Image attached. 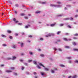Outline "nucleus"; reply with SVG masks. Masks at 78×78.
Here are the masks:
<instances>
[{
    "instance_id": "nucleus-1",
    "label": "nucleus",
    "mask_w": 78,
    "mask_h": 78,
    "mask_svg": "<svg viewBox=\"0 0 78 78\" xmlns=\"http://www.w3.org/2000/svg\"><path fill=\"white\" fill-rule=\"evenodd\" d=\"M55 34H48L46 36V37H49V36H54Z\"/></svg>"
},
{
    "instance_id": "nucleus-2",
    "label": "nucleus",
    "mask_w": 78,
    "mask_h": 78,
    "mask_svg": "<svg viewBox=\"0 0 78 78\" xmlns=\"http://www.w3.org/2000/svg\"><path fill=\"white\" fill-rule=\"evenodd\" d=\"M5 72L7 73H10V72H12V71L9 70H7L5 71Z\"/></svg>"
},
{
    "instance_id": "nucleus-3",
    "label": "nucleus",
    "mask_w": 78,
    "mask_h": 78,
    "mask_svg": "<svg viewBox=\"0 0 78 78\" xmlns=\"http://www.w3.org/2000/svg\"><path fill=\"white\" fill-rule=\"evenodd\" d=\"M39 65L41 66H42V67H45V66H44V65H42V64L41 63H39Z\"/></svg>"
},
{
    "instance_id": "nucleus-4",
    "label": "nucleus",
    "mask_w": 78,
    "mask_h": 78,
    "mask_svg": "<svg viewBox=\"0 0 78 78\" xmlns=\"http://www.w3.org/2000/svg\"><path fill=\"white\" fill-rule=\"evenodd\" d=\"M15 59H16V57L15 56H13L12 59V60H14Z\"/></svg>"
},
{
    "instance_id": "nucleus-5",
    "label": "nucleus",
    "mask_w": 78,
    "mask_h": 78,
    "mask_svg": "<svg viewBox=\"0 0 78 78\" xmlns=\"http://www.w3.org/2000/svg\"><path fill=\"white\" fill-rule=\"evenodd\" d=\"M41 12V11H37L35 12V13L36 14H39V13H40Z\"/></svg>"
},
{
    "instance_id": "nucleus-6",
    "label": "nucleus",
    "mask_w": 78,
    "mask_h": 78,
    "mask_svg": "<svg viewBox=\"0 0 78 78\" xmlns=\"http://www.w3.org/2000/svg\"><path fill=\"white\" fill-rule=\"evenodd\" d=\"M7 32L8 33H11V31L10 30H7Z\"/></svg>"
},
{
    "instance_id": "nucleus-7",
    "label": "nucleus",
    "mask_w": 78,
    "mask_h": 78,
    "mask_svg": "<svg viewBox=\"0 0 78 78\" xmlns=\"http://www.w3.org/2000/svg\"><path fill=\"white\" fill-rule=\"evenodd\" d=\"M63 39V40H64V41H68V39H67V38H64Z\"/></svg>"
},
{
    "instance_id": "nucleus-8",
    "label": "nucleus",
    "mask_w": 78,
    "mask_h": 78,
    "mask_svg": "<svg viewBox=\"0 0 78 78\" xmlns=\"http://www.w3.org/2000/svg\"><path fill=\"white\" fill-rule=\"evenodd\" d=\"M77 76L76 75H74L72 77V78H76Z\"/></svg>"
},
{
    "instance_id": "nucleus-9",
    "label": "nucleus",
    "mask_w": 78,
    "mask_h": 78,
    "mask_svg": "<svg viewBox=\"0 0 78 78\" xmlns=\"http://www.w3.org/2000/svg\"><path fill=\"white\" fill-rule=\"evenodd\" d=\"M72 44L74 45H76V43L75 42H73Z\"/></svg>"
},
{
    "instance_id": "nucleus-10",
    "label": "nucleus",
    "mask_w": 78,
    "mask_h": 78,
    "mask_svg": "<svg viewBox=\"0 0 78 78\" xmlns=\"http://www.w3.org/2000/svg\"><path fill=\"white\" fill-rule=\"evenodd\" d=\"M33 63L34 64H35V65H36L37 64V63L35 61H34L33 62Z\"/></svg>"
},
{
    "instance_id": "nucleus-11",
    "label": "nucleus",
    "mask_w": 78,
    "mask_h": 78,
    "mask_svg": "<svg viewBox=\"0 0 78 78\" xmlns=\"http://www.w3.org/2000/svg\"><path fill=\"white\" fill-rule=\"evenodd\" d=\"M60 66L61 67H65V66L63 65H60Z\"/></svg>"
},
{
    "instance_id": "nucleus-12",
    "label": "nucleus",
    "mask_w": 78,
    "mask_h": 78,
    "mask_svg": "<svg viewBox=\"0 0 78 78\" xmlns=\"http://www.w3.org/2000/svg\"><path fill=\"white\" fill-rule=\"evenodd\" d=\"M20 16H25V14L24 13H21L20 14Z\"/></svg>"
},
{
    "instance_id": "nucleus-13",
    "label": "nucleus",
    "mask_w": 78,
    "mask_h": 78,
    "mask_svg": "<svg viewBox=\"0 0 78 78\" xmlns=\"http://www.w3.org/2000/svg\"><path fill=\"white\" fill-rule=\"evenodd\" d=\"M61 31H58L57 32V34H60V33H61Z\"/></svg>"
},
{
    "instance_id": "nucleus-14",
    "label": "nucleus",
    "mask_w": 78,
    "mask_h": 78,
    "mask_svg": "<svg viewBox=\"0 0 78 78\" xmlns=\"http://www.w3.org/2000/svg\"><path fill=\"white\" fill-rule=\"evenodd\" d=\"M20 46L21 47H23V43H22L21 44Z\"/></svg>"
},
{
    "instance_id": "nucleus-15",
    "label": "nucleus",
    "mask_w": 78,
    "mask_h": 78,
    "mask_svg": "<svg viewBox=\"0 0 78 78\" xmlns=\"http://www.w3.org/2000/svg\"><path fill=\"white\" fill-rule=\"evenodd\" d=\"M9 39H12V37L10 36H9Z\"/></svg>"
},
{
    "instance_id": "nucleus-16",
    "label": "nucleus",
    "mask_w": 78,
    "mask_h": 78,
    "mask_svg": "<svg viewBox=\"0 0 78 78\" xmlns=\"http://www.w3.org/2000/svg\"><path fill=\"white\" fill-rule=\"evenodd\" d=\"M55 25V24H51L50 25V26H51V27H54Z\"/></svg>"
},
{
    "instance_id": "nucleus-17",
    "label": "nucleus",
    "mask_w": 78,
    "mask_h": 78,
    "mask_svg": "<svg viewBox=\"0 0 78 78\" xmlns=\"http://www.w3.org/2000/svg\"><path fill=\"white\" fill-rule=\"evenodd\" d=\"M74 35L75 36H78V34H74Z\"/></svg>"
},
{
    "instance_id": "nucleus-18",
    "label": "nucleus",
    "mask_w": 78,
    "mask_h": 78,
    "mask_svg": "<svg viewBox=\"0 0 78 78\" xmlns=\"http://www.w3.org/2000/svg\"><path fill=\"white\" fill-rule=\"evenodd\" d=\"M45 70H46V71H48L49 69H48V68H45Z\"/></svg>"
},
{
    "instance_id": "nucleus-19",
    "label": "nucleus",
    "mask_w": 78,
    "mask_h": 78,
    "mask_svg": "<svg viewBox=\"0 0 78 78\" xmlns=\"http://www.w3.org/2000/svg\"><path fill=\"white\" fill-rule=\"evenodd\" d=\"M51 73H55V71H54V70L51 69Z\"/></svg>"
},
{
    "instance_id": "nucleus-20",
    "label": "nucleus",
    "mask_w": 78,
    "mask_h": 78,
    "mask_svg": "<svg viewBox=\"0 0 78 78\" xmlns=\"http://www.w3.org/2000/svg\"><path fill=\"white\" fill-rule=\"evenodd\" d=\"M11 58H7V60H11Z\"/></svg>"
},
{
    "instance_id": "nucleus-21",
    "label": "nucleus",
    "mask_w": 78,
    "mask_h": 78,
    "mask_svg": "<svg viewBox=\"0 0 78 78\" xmlns=\"http://www.w3.org/2000/svg\"><path fill=\"white\" fill-rule=\"evenodd\" d=\"M2 37H6V36L4 35H2Z\"/></svg>"
},
{
    "instance_id": "nucleus-22",
    "label": "nucleus",
    "mask_w": 78,
    "mask_h": 78,
    "mask_svg": "<svg viewBox=\"0 0 78 78\" xmlns=\"http://www.w3.org/2000/svg\"><path fill=\"white\" fill-rule=\"evenodd\" d=\"M67 27H68V28H71V26H70L69 25H68Z\"/></svg>"
},
{
    "instance_id": "nucleus-23",
    "label": "nucleus",
    "mask_w": 78,
    "mask_h": 78,
    "mask_svg": "<svg viewBox=\"0 0 78 78\" xmlns=\"http://www.w3.org/2000/svg\"><path fill=\"white\" fill-rule=\"evenodd\" d=\"M42 4H45V3H46V2H41Z\"/></svg>"
},
{
    "instance_id": "nucleus-24",
    "label": "nucleus",
    "mask_w": 78,
    "mask_h": 78,
    "mask_svg": "<svg viewBox=\"0 0 78 78\" xmlns=\"http://www.w3.org/2000/svg\"><path fill=\"white\" fill-rule=\"evenodd\" d=\"M10 69H11L12 70H14V69H15V68H14V67H11V68H10Z\"/></svg>"
},
{
    "instance_id": "nucleus-25",
    "label": "nucleus",
    "mask_w": 78,
    "mask_h": 78,
    "mask_svg": "<svg viewBox=\"0 0 78 78\" xmlns=\"http://www.w3.org/2000/svg\"><path fill=\"white\" fill-rule=\"evenodd\" d=\"M31 61H32V60H28V62H31Z\"/></svg>"
},
{
    "instance_id": "nucleus-26",
    "label": "nucleus",
    "mask_w": 78,
    "mask_h": 78,
    "mask_svg": "<svg viewBox=\"0 0 78 78\" xmlns=\"http://www.w3.org/2000/svg\"><path fill=\"white\" fill-rule=\"evenodd\" d=\"M40 56H41L42 57H44V55H43V54H41L40 55Z\"/></svg>"
},
{
    "instance_id": "nucleus-27",
    "label": "nucleus",
    "mask_w": 78,
    "mask_h": 78,
    "mask_svg": "<svg viewBox=\"0 0 78 78\" xmlns=\"http://www.w3.org/2000/svg\"><path fill=\"white\" fill-rule=\"evenodd\" d=\"M41 75H44V73L41 72Z\"/></svg>"
},
{
    "instance_id": "nucleus-28",
    "label": "nucleus",
    "mask_w": 78,
    "mask_h": 78,
    "mask_svg": "<svg viewBox=\"0 0 78 78\" xmlns=\"http://www.w3.org/2000/svg\"><path fill=\"white\" fill-rule=\"evenodd\" d=\"M73 39L74 40L77 39V38L76 37H73Z\"/></svg>"
},
{
    "instance_id": "nucleus-29",
    "label": "nucleus",
    "mask_w": 78,
    "mask_h": 78,
    "mask_svg": "<svg viewBox=\"0 0 78 78\" xmlns=\"http://www.w3.org/2000/svg\"><path fill=\"white\" fill-rule=\"evenodd\" d=\"M18 25H22V23H18Z\"/></svg>"
},
{
    "instance_id": "nucleus-30",
    "label": "nucleus",
    "mask_w": 78,
    "mask_h": 78,
    "mask_svg": "<svg viewBox=\"0 0 78 78\" xmlns=\"http://www.w3.org/2000/svg\"><path fill=\"white\" fill-rule=\"evenodd\" d=\"M2 46H3L4 47H6V44H2Z\"/></svg>"
},
{
    "instance_id": "nucleus-31",
    "label": "nucleus",
    "mask_w": 78,
    "mask_h": 78,
    "mask_svg": "<svg viewBox=\"0 0 78 78\" xmlns=\"http://www.w3.org/2000/svg\"><path fill=\"white\" fill-rule=\"evenodd\" d=\"M61 41V40L59 39L57 40V42H60Z\"/></svg>"
},
{
    "instance_id": "nucleus-32",
    "label": "nucleus",
    "mask_w": 78,
    "mask_h": 78,
    "mask_svg": "<svg viewBox=\"0 0 78 78\" xmlns=\"http://www.w3.org/2000/svg\"><path fill=\"white\" fill-rule=\"evenodd\" d=\"M75 62L76 63H77L78 64V60H76L75 61Z\"/></svg>"
},
{
    "instance_id": "nucleus-33",
    "label": "nucleus",
    "mask_w": 78,
    "mask_h": 78,
    "mask_svg": "<svg viewBox=\"0 0 78 78\" xmlns=\"http://www.w3.org/2000/svg\"><path fill=\"white\" fill-rule=\"evenodd\" d=\"M37 67L38 68V69H41V67L39 66H37Z\"/></svg>"
},
{
    "instance_id": "nucleus-34",
    "label": "nucleus",
    "mask_w": 78,
    "mask_h": 78,
    "mask_svg": "<svg viewBox=\"0 0 78 78\" xmlns=\"http://www.w3.org/2000/svg\"><path fill=\"white\" fill-rule=\"evenodd\" d=\"M65 48H69V46H66Z\"/></svg>"
},
{
    "instance_id": "nucleus-35",
    "label": "nucleus",
    "mask_w": 78,
    "mask_h": 78,
    "mask_svg": "<svg viewBox=\"0 0 78 78\" xmlns=\"http://www.w3.org/2000/svg\"><path fill=\"white\" fill-rule=\"evenodd\" d=\"M20 62H23V60L22 59H20Z\"/></svg>"
},
{
    "instance_id": "nucleus-36",
    "label": "nucleus",
    "mask_w": 78,
    "mask_h": 78,
    "mask_svg": "<svg viewBox=\"0 0 78 78\" xmlns=\"http://www.w3.org/2000/svg\"><path fill=\"white\" fill-rule=\"evenodd\" d=\"M30 55H33V53L31 52H30Z\"/></svg>"
},
{
    "instance_id": "nucleus-37",
    "label": "nucleus",
    "mask_w": 78,
    "mask_h": 78,
    "mask_svg": "<svg viewBox=\"0 0 78 78\" xmlns=\"http://www.w3.org/2000/svg\"><path fill=\"white\" fill-rule=\"evenodd\" d=\"M59 50L60 51H62V49L60 48H59Z\"/></svg>"
},
{
    "instance_id": "nucleus-38",
    "label": "nucleus",
    "mask_w": 78,
    "mask_h": 78,
    "mask_svg": "<svg viewBox=\"0 0 78 78\" xmlns=\"http://www.w3.org/2000/svg\"><path fill=\"white\" fill-rule=\"evenodd\" d=\"M57 3H58V4H61V2H57Z\"/></svg>"
},
{
    "instance_id": "nucleus-39",
    "label": "nucleus",
    "mask_w": 78,
    "mask_h": 78,
    "mask_svg": "<svg viewBox=\"0 0 78 78\" xmlns=\"http://www.w3.org/2000/svg\"><path fill=\"white\" fill-rule=\"evenodd\" d=\"M65 19L66 20H69V18H65Z\"/></svg>"
},
{
    "instance_id": "nucleus-40",
    "label": "nucleus",
    "mask_w": 78,
    "mask_h": 78,
    "mask_svg": "<svg viewBox=\"0 0 78 78\" xmlns=\"http://www.w3.org/2000/svg\"><path fill=\"white\" fill-rule=\"evenodd\" d=\"M51 6H54L55 5H53L51 4L50 5Z\"/></svg>"
},
{
    "instance_id": "nucleus-41",
    "label": "nucleus",
    "mask_w": 78,
    "mask_h": 78,
    "mask_svg": "<svg viewBox=\"0 0 78 78\" xmlns=\"http://www.w3.org/2000/svg\"><path fill=\"white\" fill-rule=\"evenodd\" d=\"M15 6H16V7H18V6H19V5L18 4H16Z\"/></svg>"
},
{
    "instance_id": "nucleus-42",
    "label": "nucleus",
    "mask_w": 78,
    "mask_h": 78,
    "mask_svg": "<svg viewBox=\"0 0 78 78\" xmlns=\"http://www.w3.org/2000/svg\"><path fill=\"white\" fill-rule=\"evenodd\" d=\"M25 28H28V26H26L25 27Z\"/></svg>"
},
{
    "instance_id": "nucleus-43",
    "label": "nucleus",
    "mask_w": 78,
    "mask_h": 78,
    "mask_svg": "<svg viewBox=\"0 0 78 78\" xmlns=\"http://www.w3.org/2000/svg\"><path fill=\"white\" fill-rule=\"evenodd\" d=\"M13 21H16V18H13Z\"/></svg>"
},
{
    "instance_id": "nucleus-44",
    "label": "nucleus",
    "mask_w": 78,
    "mask_h": 78,
    "mask_svg": "<svg viewBox=\"0 0 78 78\" xmlns=\"http://www.w3.org/2000/svg\"><path fill=\"white\" fill-rule=\"evenodd\" d=\"M63 25H64V24H60L61 27H62V26H63Z\"/></svg>"
},
{
    "instance_id": "nucleus-45",
    "label": "nucleus",
    "mask_w": 78,
    "mask_h": 78,
    "mask_svg": "<svg viewBox=\"0 0 78 78\" xmlns=\"http://www.w3.org/2000/svg\"><path fill=\"white\" fill-rule=\"evenodd\" d=\"M29 37H30V38H31V37H32V36H31V35H30V36H29Z\"/></svg>"
},
{
    "instance_id": "nucleus-46",
    "label": "nucleus",
    "mask_w": 78,
    "mask_h": 78,
    "mask_svg": "<svg viewBox=\"0 0 78 78\" xmlns=\"http://www.w3.org/2000/svg\"><path fill=\"white\" fill-rule=\"evenodd\" d=\"M62 16V15H60L58 16V17H61Z\"/></svg>"
},
{
    "instance_id": "nucleus-47",
    "label": "nucleus",
    "mask_w": 78,
    "mask_h": 78,
    "mask_svg": "<svg viewBox=\"0 0 78 78\" xmlns=\"http://www.w3.org/2000/svg\"><path fill=\"white\" fill-rule=\"evenodd\" d=\"M67 59H71V58H71V57H67Z\"/></svg>"
},
{
    "instance_id": "nucleus-48",
    "label": "nucleus",
    "mask_w": 78,
    "mask_h": 78,
    "mask_svg": "<svg viewBox=\"0 0 78 78\" xmlns=\"http://www.w3.org/2000/svg\"><path fill=\"white\" fill-rule=\"evenodd\" d=\"M14 12H15V14H17V11H16V10H15L14 11Z\"/></svg>"
},
{
    "instance_id": "nucleus-49",
    "label": "nucleus",
    "mask_w": 78,
    "mask_h": 78,
    "mask_svg": "<svg viewBox=\"0 0 78 78\" xmlns=\"http://www.w3.org/2000/svg\"><path fill=\"white\" fill-rule=\"evenodd\" d=\"M34 75H36V74H37V73L36 72H34Z\"/></svg>"
},
{
    "instance_id": "nucleus-50",
    "label": "nucleus",
    "mask_w": 78,
    "mask_h": 78,
    "mask_svg": "<svg viewBox=\"0 0 78 78\" xmlns=\"http://www.w3.org/2000/svg\"><path fill=\"white\" fill-rule=\"evenodd\" d=\"M24 65L25 66H28V64H27V63H25Z\"/></svg>"
},
{
    "instance_id": "nucleus-51",
    "label": "nucleus",
    "mask_w": 78,
    "mask_h": 78,
    "mask_svg": "<svg viewBox=\"0 0 78 78\" xmlns=\"http://www.w3.org/2000/svg\"><path fill=\"white\" fill-rule=\"evenodd\" d=\"M40 40H41V41H42L43 40V39L42 38H41L40 39Z\"/></svg>"
},
{
    "instance_id": "nucleus-52",
    "label": "nucleus",
    "mask_w": 78,
    "mask_h": 78,
    "mask_svg": "<svg viewBox=\"0 0 78 78\" xmlns=\"http://www.w3.org/2000/svg\"><path fill=\"white\" fill-rule=\"evenodd\" d=\"M21 69H22V70H23V69H24V68H23V67H22Z\"/></svg>"
},
{
    "instance_id": "nucleus-53",
    "label": "nucleus",
    "mask_w": 78,
    "mask_h": 78,
    "mask_svg": "<svg viewBox=\"0 0 78 78\" xmlns=\"http://www.w3.org/2000/svg\"><path fill=\"white\" fill-rule=\"evenodd\" d=\"M73 18L72 17L71 18V19H70L71 20H73Z\"/></svg>"
},
{
    "instance_id": "nucleus-54",
    "label": "nucleus",
    "mask_w": 78,
    "mask_h": 78,
    "mask_svg": "<svg viewBox=\"0 0 78 78\" xmlns=\"http://www.w3.org/2000/svg\"><path fill=\"white\" fill-rule=\"evenodd\" d=\"M78 17V15H76L75 16V17Z\"/></svg>"
},
{
    "instance_id": "nucleus-55",
    "label": "nucleus",
    "mask_w": 78,
    "mask_h": 78,
    "mask_svg": "<svg viewBox=\"0 0 78 78\" xmlns=\"http://www.w3.org/2000/svg\"><path fill=\"white\" fill-rule=\"evenodd\" d=\"M25 19H28V17H25Z\"/></svg>"
},
{
    "instance_id": "nucleus-56",
    "label": "nucleus",
    "mask_w": 78,
    "mask_h": 78,
    "mask_svg": "<svg viewBox=\"0 0 78 78\" xmlns=\"http://www.w3.org/2000/svg\"><path fill=\"white\" fill-rule=\"evenodd\" d=\"M38 50L39 51H41V49H38Z\"/></svg>"
},
{
    "instance_id": "nucleus-57",
    "label": "nucleus",
    "mask_w": 78,
    "mask_h": 78,
    "mask_svg": "<svg viewBox=\"0 0 78 78\" xmlns=\"http://www.w3.org/2000/svg\"><path fill=\"white\" fill-rule=\"evenodd\" d=\"M3 66H4V65L3 64L1 65V67H3Z\"/></svg>"
},
{
    "instance_id": "nucleus-58",
    "label": "nucleus",
    "mask_w": 78,
    "mask_h": 78,
    "mask_svg": "<svg viewBox=\"0 0 78 78\" xmlns=\"http://www.w3.org/2000/svg\"><path fill=\"white\" fill-rule=\"evenodd\" d=\"M14 74H15V75H16V76L17 75V73H15Z\"/></svg>"
},
{
    "instance_id": "nucleus-59",
    "label": "nucleus",
    "mask_w": 78,
    "mask_h": 78,
    "mask_svg": "<svg viewBox=\"0 0 78 78\" xmlns=\"http://www.w3.org/2000/svg\"><path fill=\"white\" fill-rule=\"evenodd\" d=\"M13 48H16V46H14L13 47Z\"/></svg>"
},
{
    "instance_id": "nucleus-60",
    "label": "nucleus",
    "mask_w": 78,
    "mask_h": 78,
    "mask_svg": "<svg viewBox=\"0 0 78 78\" xmlns=\"http://www.w3.org/2000/svg\"><path fill=\"white\" fill-rule=\"evenodd\" d=\"M15 35V36H18V34H16Z\"/></svg>"
},
{
    "instance_id": "nucleus-61",
    "label": "nucleus",
    "mask_w": 78,
    "mask_h": 78,
    "mask_svg": "<svg viewBox=\"0 0 78 78\" xmlns=\"http://www.w3.org/2000/svg\"><path fill=\"white\" fill-rule=\"evenodd\" d=\"M54 50H57V49H56V48H54Z\"/></svg>"
},
{
    "instance_id": "nucleus-62",
    "label": "nucleus",
    "mask_w": 78,
    "mask_h": 78,
    "mask_svg": "<svg viewBox=\"0 0 78 78\" xmlns=\"http://www.w3.org/2000/svg\"><path fill=\"white\" fill-rule=\"evenodd\" d=\"M66 35H68L69 34V33H67L65 34Z\"/></svg>"
},
{
    "instance_id": "nucleus-63",
    "label": "nucleus",
    "mask_w": 78,
    "mask_h": 78,
    "mask_svg": "<svg viewBox=\"0 0 78 78\" xmlns=\"http://www.w3.org/2000/svg\"><path fill=\"white\" fill-rule=\"evenodd\" d=\"M68 41H72V39H69Z\"/></svg>"
},
{
    "instance_id": "nucleus-64",
    "label": "nucleus",
    "mask_w": 78,
    "mask_h": 78,
    "mask_svg": "<svg viewBox=\"0 0 78 78\" xmlns=\"http://www.w3.org/2000/svg\"><path fill=\"white\" fill-rule=\"evenodd\" d=\"M69 63H71V62H71V61H69Z\"/></svg>"
}]
</instances>
